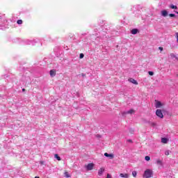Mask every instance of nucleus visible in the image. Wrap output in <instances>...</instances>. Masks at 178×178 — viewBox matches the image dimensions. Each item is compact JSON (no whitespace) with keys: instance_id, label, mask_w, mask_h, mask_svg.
Wrapping results in <instances>:
<instances>
[{"instance_id":"nucleus-21","label":"nucleus","mask_w":178,"mask_h":178,"mask_svg":"<svg viewBox=\"0 0 178 178\" xmlns=\"http://www.w3.org/2000/svg\"><path fill=\"white\" fill-rule=\"evenodd\" d=\"M145 161H150L151 157H149V156H146L145 157Z\"/></svg>"},{"instance_id":"nucleus-22","label":"nucleus","mask_w":178,"mask_h":178,"mask_svg":"<svg viewBox=\"0 0 178 178\" xmlns=\"http://www.w3.org/2000/svg\"><path fill=\"white\" fill-rule=\"evenodd\" d=\"M79 58H80V59H83V58H84V54H83V53L80 54Z\"/></svg>"},{"instance_id":"nucleus-6","label":"nucleus","mask_w":178,"mask_h":178,"mask_svg":"<svg viewBox=\"0 0 178 178\" xmlns=\"http://www.w3.org/2000/svg\"><path fill=\"white\" fill-rule=\"evenodd\" d=\"M105 172V168H101L99 171H98V175L99 176H102V173Z\"/></svg>"},{"instance_id":"nucleus-14","label":"nucleus","mask_w":178,"mask_h":178,"mask_svg":"<svg viewBox=\"0 0 178 178\" xmlns=\"http://www.w3.org/2000/svg\"><path fill=\"white\" fill-rule=\"evenodd\" d=\"M170 8L171 9H177V6H175V5H173V4H170Z\"/></svg>"},{"instance_id":"nucleus-16","label":"nucleus","mask_w":178,"mask_h":178,"mask_svg":"<svg viewBox=\"0 0 178 178\" xmlns=\"http://www.w3.org/2000/svg\"><path fill=\"white\" fill-rule=\"evenodd\" d=\"M65 177L69 178L70 177V175H69V172H67V171H65L64 173Z\"/></svg>"},{"instance_id":"nucleus-9","label":"nucleus","mask_w":178,"mask_h":178,"mask_svg":"<svg viewBox=\"0 0 178 178\" xmlns=\"http://www.w3.org/2000/svg\"><path fill=\"white\" fill-rule=\"evenodd\" d=\"M161 15H163V17H166V16H168V11L166 10H162Z\"/></svg>"},{"instance_id":"nucleus-17","label":"nucleus","mask_w":178,"mask_h":178,"mask_svg":"<svg viewBox=\"0 0 178 178\" xmlns=\"http://www.w3.org/2000/svg\"><path fill=\"white\" fill-rule=\"evenodd\" d=\"M170 56H171V58H172V59H176V58H177V56H176V55H175V54H173V53H171L170 54Z\"/></svg>"},{"instance_id":"nucleus-26","label":"nucleus","mask_w":178,"mask_h":178,"mask_svg":"<svg viewBox=\"0 0 178 178\" xmlns=\"http://www.w3.org/2000/svg\"><path fill=\"white\" fill-rule=\"evenodd\" d=\"M159 49H160V51H163V47H159Z\"/></svg>"},{"instance_id":"nucleus-15","label":"nucleus","mask_w":178,"mask_h":178,"mask_svg":"<svg viewBox=\"0 0 178 178\" xmlns=\"http://www.w3.org/2000/svg\"><path fill=\"white\" fill-rule=\"evenodd\" d=\"M54 158H56V159H57L58 161H61L60 156H59V155L58 154H55Z\"/></svg>"},{"instance_id":"nucleus-23","label":"nucleus","mask_w":178,"mask_h":178,"mask_svg":"<svg viewBox=\"0 0 178 178\" xmlns=\"http://www.w3.org/2000/svg\"><path fill=\"white\" fill-rule=\"evenodd\" d=\"M170 17H175L176 15L175 14H169Z\"/></svg>"},{"instance_id":"nucleus-10","label":"nucleus","mask_w":178,"mask_h":178,"mask_svg":"<svg viewBox=\"0 0 178 178\" xmlns=\"http://www.w3.org/2000/svg\"><path fill=\"white\" fill-rule=\"evenodd\" d=\"M131 34L136 35V34H137V33H138V29H134L131 30Z\"/></svg>"},{"instance_id":"nucleus-7","label":"nucleus","mask_w":178,"mask_h":178,"mask_svg":"<svg viewBox=\"0 0 178 178\" xmlns=\"http://www.w3.org/2000/svg\"><path fill=\"white\" fill-rule=\"evenodd\" d=\"M50 76L51 77L56 76V71L55 70H50Z\"/></svg>"},{"instance_id":"nucleus-13","label":"nucleus","mask_w":178,"mask_h":178,"mask_svg":"<svg viewBox=\"0 0 178 178\" xmlns=\"http://www.w3.org/2000/svg\"><path fill=\"white\" fill-rule=\"evenodd\" d=\"M135 111L133 109H131L127 112V114L132 115V113H134Z\"/></svg>"},{"instance_id":"nucleus-27","label":"nucleus","mask_w":178,"mask_h":178,"mask_svg":"<svg viewBox=\"0 0 178 178\" xmlns=\"http://www.w3.org/2000/svg\"><path fill=\"white\" fill-rule=\"evenodd\" d=\"M151 125H152V126H156V123L152 122V123L151 124Z\"/></svg>"},{"instance_id":"nucleus-30","label":"nucleus","mask_w":178,"mask_h":178,"mask_svg":"<svg viewBox=\"0 0 178 178\" xmlns=\"http://www.w3.org/2000/svg\"><path fill=\"white\" fill-rule=\"evenodd\" d=\"M128 141H129V143H133V140H128Z\"/></svg>"},{"instance_id":"nucleus-24","label":"nucleus","mask_w":178,"mask_h":178,"mask_svg":"<svg viewBox=\"0 0 178 178\" xmlns=\"http://www.w3.org/2000/svg\"><path fill=\"white\" fill-rule=\"evenodd\" d=\"M148 73L149 76H154V72L149 71Z\"/></svg>"},{"instance_id":"nucleus-33","label":"nucleus","mask_w":178,"mask_h":178,"mask_svg":"<svg viewBox=\"0 0 178 178\" xmlns=\"http://www.w3.org/2000/svg\"><path fill=\"white\" fill-rule=\"evenodd\" d=\"M177 15H178V12H177Z\"/></svg>"},{"instance_id":"nucleus-5","label":"nucleus","mask_w":178,"mask_h":178,"mask_svg":"<svg viewBox=\"0 0 178 178\" xmlns=\"http://www.w3.org/2000/svg\"><path fill=\"white\" fill-rule=\"evenodd\" d=\"M104 156H106L107 158H110V159H113V158H115V156L113 155V154L104 153Z\"/></svg>"},{"instance_id":"nucleus-29","label":"nucleus","mask_w":178,"mask_h":178,"mask_svg":"<svg viewBox=\"0 0 178 178\" xmlns=\"http://www.w3.org/2000/svg\"><path fill=\"white\" fill-rule=\"evenodd\" d=\"M176 37H177V39H178V33H176Z\"/></svg>"},{"instance_id":"nucleus-18","label":"nucleus","mask_w":178,"mask_h":178,"mask_svg":"<svg viewBox=\"0 0 178 178\" xmlns=\"http://www.w3.org/2000/svg\"><path fill=\"white\" fill-rule=\"evenodd\" d=\"M132 176L134 177H137V171H133L132 172Z\"/></svg>"},{"instance_id":"nucleus-12","label":"nucleus","mask_w":178,"mask_h":178,"mask_svg":"<svg viewBox=\"0 0 178 178\" xmlns=\"http://www.w3.org/2000/svg\"><path fill=\"white\" fill-rule=\"evenodd\" d=\"M161 143H163V144H168V138H161Z\"/></svg>"},{"instance_id":"nucleus-3","label":"nucleus","mask_w":178,"mask_h":178,"mask_svg":"<svg viewBox=\"0 0 178 178\" xmlns=\"http://www.w3.org/2000/svg\"><path fill=\"white\" fill-rule=\"evenodd\" d=\"M155 108H162V106H163V103L158 101V100H155Z\"/></svg>"},{"instance_id":"nucleus-1","label":"nucleus","mask_w":178,"mask_h":178,"mask_svg":"<svg viewBox=\"0 0 178 178\" xmlns=\"http://www.w3.org/2000/svg\"><path fill=\"white\" fill-rule=\"evenodd\" d=\"M153 175H154V172H152V170L147 169L145 171L143 174V177L150 178V177H152Z\"/></svg>"},{"instance_id":"nucleus-20","label":"nucleus","mask_w":178,"mask_h":178,"mask_svg":"<svg viewBox=\"0 0 178 178\" xmlns=\"http://www.w3.org/2000/svg\"><path fill=\"white\" fill-rule=\"evenodd\" d=\"M156 163H157L158 165H162V161L158 159V160L156 161Z\"/></svg>"},{"instance_id":"nucleus-2","label":"nucleus","mask_w":178,"mask_h":178,"mask_svg":"<svg viewBox=\"0 0 178 178\" xmlns=\"http://www.w3.org/2000/svg\"><path fill=\"white\" fill-rule=\"evenodd\" d=\"M156 115L158 116V118H160V119H163V113H162V110L157 109L156 111Z\"/></svg>"},{"instance_id":"nucleus-19","label":"nucleus","mask_w":178,"mask_h":178,"mask_svg":"<svg viewBox=\"0 0 178 178\" xmlns=\"http://www.w3.org/2000/svg\"><path fill=\"white\" fill-rule=\"evenodd\" d=\"M17 24H23V20L19 19L17 21Z\"/></svg>"},{"instance_id":"nucleus-8","label":"nucleus","mask_w":178,"mask_h":178,"mask_svg":"<svg viewBox=\"0 0 178 178\" xmlns=\"http://www.w3.org/2000/svg\"><path fill=\"white\" fill-rule=\"evenodd\" d=\"M129 81H130V83H132L133 84H135L136 86H137L138 84V82H137V81H136L134 79H129Z\"/></svg>"},{"instance_id":"nucleus-25","label":"nucleus","mask_w":178,"mask_h":178,"mask_svg":"<svg viewBox=\"0 0 178 178\" xmlns=\"http://www.w3.org/2000/svg\"><path fill=\"white\" fill-rule=\"evenodd\" d=\"M165 155H167V156L169 155V150L165 151Z\"/></svg>"},{"instance_id":"nucleus-11","label":"nucleus","mask_w":178,"mask_h":178,"mask_svg":"<svg viewBox=\"0 0 178 178\" xmlns=\"http://www.w3.org/2000/svg\"><path fill=\"white\" fill-rule=\"evenodd\" d=\"M120 176L122 178H129V174H123V173H120Z\"/></svg>"},{"instance_id":"nucleus-31","label":"nucleus","mask_w":178,"mask_h":178,"mask_svg":"<svg viewBox=\"0 0 178 178\" xmlns=\"http://www.w3.org/2000/svg\"><path fill=\"white\" fill-rule=\"evenodd\" d=\"M22 91H23V92H24V91H26V89L23 88Z\"/></svg>"},{"instance_id":"nucleus-4","label":"nucleus","mask_w":178,"mask_h":178,"mask_svg":"<svg viewBox=\"0 0 178 178\" xmlns=\"http://www.w3.org/2000/svg\"><path fill=\"white\" fill-rule=\"evenodd\" d=\"M87 170H92L94 169V163H90L86 165Z\"/></svg>"},{"instance_id":"nucleus-32","label":"nucleus","mask_w":178,"mask_h":178,"mask_svg":"<svg viewBox=\"0 0 178 178\" xmlns=\"http://www.w3.org/2000/svg\"><path fill=\"white\" fill-rule=\"evenodd\" d=\"M35 178H40V177H35Z\"/></svg>"},{"instance_id":"nucleus-28","label":"nucleus","mask_w":178,"mask_h":178,"mask_svg":"<svg viewBox=\"0 0 178 178\" xmlns=\"http://www.w3.org/2000/svg\"><path fill=\"white\" fill-rule=\"evenodd\" d=\"M40 165H43L44 164V161H40Z\"/></svg>"}]
</instances>
